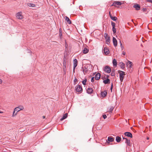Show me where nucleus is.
I'll return each instance as SVG.
<instances>
[{
  "label": "nucleus",
  "instance_id": "f257e3e1",
  "mask_svg": "<svg viewBox=\"0 0 152 152\" xmlns=\"http://www.w3.org/2000/svg\"><path fill=\"white\" fill-rule=\"evenodd\" d=\"M119 74L120 79L121 82H122L123 81L124 78L125 74V72L119 70L118 71Z\"/></svg>",
  "mask_w": 152,
  "mask_h": 152
},
{
  "label": "nucleus",
  "instance_id": "f03ea898",
  "mask_svg": "<svg viewBox=\"0 0 152 152\" xmlns=\"http://www.w3.org/2000/svg\"><path fill=\"white\" fill-rule=\"evenodd\" d=\"M75 90L78 93L81 92L83 90V89L81 86L80 85H77L75 87Z\"/></svg>",
  "mask_w": 152,
  "mask_h": 152
},
{
  "label": "nucleus",
  "instance_id": "7ed1b4c3",
  "mask_svg": "<svg viewBox=\"0 0 152 152\" xmlns=\"http://www.w3.org/2000/svg\"><path fill=\"white\" fill-rule=\"evenodd\" d=\"M24 107L22 105H20L18 107H16L15 108V111H16L17 112H19L20 110H23L24 109Z\"/></svg>",
  "mask_w": 152,
  "mask_h": 152
},
{
  "label": "nucleus",
  "instance_id": "20e7f679",
  "mask_svg": "<svg viewBox=\"0 0 152 152\" xmlns=\"http://www.w3.org/2000/svg\"><path fill=\"white\" fill-rule=\"evenodd\" d=\"M88 67V66H85L82 67V71L84 74H86V73H88L89 71Z\"/></svg>",
  "mask_w": 152,
  "mask_h": 152
},
{
  "label": "nucleus",
  "instance_id": "39448f33",
  "mask_svg": "<svg viewBox=\"0 0 152 152\" xmlns=\"http://www.w3.org/2000/svg\"><path fill=\"white\" fill-rule=\"evenodd\" d=\"M104 70L107 73H110L111 72V69L109 66H106L104 68Z\"/></svg>",
  "mask_w": 152,
  "mask_h": 152
},
{
  "label": "nucleus",
  "instance_id": "423d86ee",
  "mask_svg": "<svg viewBox=\"0 0 152 152\" xmlns=\"http://www.w3.org/2000/svg\"><path fill=\"white\" fill-rule=\"evenodd\" d=\"M22 15V13L21 12H20L18 13L16 15L17 18L20 19H23V17Z\"/></svg>",
  "mask_w": 152,
  "mask_h": 152
},
{
  "label": "nucleus",
  "instance_id": "0eeeda50",
  "mask_svg": "<svg viewBox=\"0 0 152 152\" xmlns=\"http://www.w3.org/2000/svg\"><path fill=\"white\" fill-rule=\"evenodd\" d=\"M123 140H125V142L127 145L128 146L131 145V143H130V140H128L127 138H126L123 137Z\"/></svg>",
  "mask_w": 152,
  "mask_h": 152
},
{
  "label": "nucleus",
  "instance_id": "6e6552de",
  "mask_svg": "<svg viewBox=\"0 0 152 152\" xmlns=\"http://www.w3.org/2000/svg\"><path fill=\"white\" fill-rule=\"evenodd\" d=\"M122 4V3L119 1H115L114 2L111 6H116V5H121Z\"/></svg>",
  "mask_w": 152,
  "mask_h": 152
},
{
  "label": "nucleus",
  "instance_id": "1a4fd4ad",
  "mask_svg": "<svg viewBox=\"0 0 152 152\" xmlns=\"http://www.w3.org/2000/svg\"><path fill=\"white\" fill-rule=\"evenodd\" d=\"M132 62L128 60L126 63V65L129 68H131L132 66Z\"/></svg>",
  "mask_w": 152,
  "mask_h": 152
},
{
  "label": "nucleus",
  "instance_id": "9d476101",
  "mask_svg": "<svg viewBox=\"0 0 152 152\" xmlns=\"http://www.w3.org/2000/svg\"><path fill=\"white\" fill-rule=\"evenodd\" d=\"M103 52L104 53L107 55L109 53V50L106 47H104L103 49Z\"/></svg>",
  "mask_w": 152,
  "mask_h": 152
},
{
  "label": "nucleus",
  "instance_id": "9b49d317",
  "mask_svg": "<svg viewBox=\"0 0 152 152\" xmlns=\"http://www.w3.org/2000/svg\"><path fill=\"white\" fill-rule=\"evenodd\" d=\"M107 94V92L106 91H104L101 92V95L102 97H104L106 96Z\"/></svg>",
  "mask_w": 152,
  "mask_h": 152
},
{
  "label": "nucleus",
  "instance_id": "f8f14e48",
  "mask_svg": "<svg viewBox=\"0 0 152 152\" xmlns=\"http://www.w3.org/2000/svg\"><path fill=\"white\" fill-rule=\"evenodd\" d=\"M125 135L126 136H127V137H129L131 138H132V133L130 132H125L124 133Z\"/></svg>",
  "mask_w": 152,
  "mask_h": 152
},
{
  "label": "nucleus",
  "instance_id": "ddd939ff",
  "mask_svg": "<svg viewBox=\"0 0 152 152\" xmlns=\"http://www.w3.org/2000/svg\"><path fill=\"white\" fill-rule=\"evenodd\" d=\"M113 42L114 46L116 47L117 45V41L116 38L114 37H113Z\"/></svg>",
  "mask_w": 152,
  "mask_h": 152
},
{
  "label": "nucleus",
  "instance_id": "4468645a",
  "mask_svg": "<svg viewBox=\"0 0 152 152\" xmlns=\"http://www.w3.org/2000/svg\"><path fill=\"white\" fill-rule=\"evenodd\" d=\"M93 90L92 88H88L87 90V92L88 94H91L93 93Z\"/></svg>",
  "mask_w": 152,
  "mask_h": 152
},
{
  "label": "nucleus",
  "instance_id": "2eb2a0df",
  "mask_svg": "<svg viewBox=\"0 0 152 152\" xmlns=\"http://www.w3.org/2000/svg\"><path fill=\"white\" fill-rule=\"evenodd\" d=\"M88 51L89 50L86 47L84 48L82 50V52L84 54H86L87 53Z\"/></svg>",
  "mask_w": 152,
  "mask_h": 152
},
{
  "label": "nucleus",
  "instance_id": "dca6fc26",
  "mask_svg": "<svg viewBox=\"0 0 152 152\" xmlns=\"http://www.w3.org/2000/svg\"><path fill=\"white\" fill-rule=\"evenodd\" d=\"M119 65L120 66L121 68L122 69H124L125 64L123 62H120L119 64Z\"/></svg>",
  "mask_w": 152,
  "mask_h": 152
},
{
  "label": "nucleus",
  "instance_id": "f3484780",
  "mask_svg": "<svg viewBox=\"0 0 152 152\" xmlns=\"http://www.w3.org/2000/svg\"><path fill=\"white\" fill-rule=\"evenodd\" d=\"M101 77V75L99 73H97L95 76V79L96 80H99Z\"/></svg>",
  "mask_w": 152,
  "mask_h": 152
},
{
  "label": "nucleus",
  "instance_id": "a211bd4d",
  "mask_svg": "<svg viewBox=\"0 0 152 152\" xmlns=\"http://www.w3.org/2000/svg\"><path fill=\"white\" fill-rule=\"evenodd\" d=\"M106 43L107 44L109 45L110 41V38L109 37H106Z\"/></svg>",
  "mask_w": 152,
  "mask_h": 152
},
{
  "label": "nucleus",
  "instance_id": "6ab92c4d",
  "mask_svg": "<svg viewBox=\"0 0 152 152\" xmlns=\"http://www.w3.org/2000/svg\"><path fill=\"white\" fill-rule=\"evenodd\" d=\"M134 7L137 10H139L140 8V6L138 4H135L134 6Z\"/></svg>",
  "mask_w": 152,
  "mask_h": 152
},
{
  "label": "nucleus",
  "instance_id": "aec40b11",
  "mask_svg": "<svg viewBox=\"0 0 152 152\" xmlns=\"http://www.w3.org/2000/svg\"><path fill=\"white\" fill-rule=\"evenodd\" d=\"M77 59H75L74 60V68H75V67L77 66Z\"/></svg>",
  "mask_w": 152,
  "mask_h": 152
},
{
  "label": "nucleus",
  "instance_id": "412c9836",
  "mask_svg": "<svg viewBox=\"0 0 152 152\" xmlns=\"http://www.w3.org/2000/svg\"><path fill=\"white\" fill-rule=\"evenodd\" d=\"M68 114L67 113H66L64 115L63 117L60 119L61 121H62L66 118L67 117Z\"/></svg>",
  "mask_w": 152,
  "mask_h": 152
},
{
  "label": "nucleus",
  "instance_id": "4be33fe9",
  "mask_svg": "<svg viewBox=\"0 0 152 152\" xmlns=\"http://www.w3.org/2000/svg\"><path fill=\"white\" fill-rule=\"evenodd\" d=\"M108 140L110 142H112L114 140V138L113 137H108Z\"/></svg>",
  "mask_w": 152,
  "mask_h": 152
},
{
  "label": "nucleus",
  "instance_id": "5701e85b",
  "mask_svg": "<svg viewBox=\"0 0 152 152\" xmlns=\"http://www.w3.org/2000/svg\"><path fill=\"white\" fill-rule=\"evenodd\" d=\"M103 82L105 84H107L110 83V80L109 79H107L106 80H104Z\"/></svg>",
  "mask_w": 152,
  "mask_h": 152
},
{
  "label": "nucleus",
  "instance_id": "b1692460",
  "mask_svg": "<svg viewBox=\"0 0 152 152\" xmlns=\"http://www.w3.org/2000/svg\"><path fill=\"white\" fill-rule=\"evenodd\" d=\"M121 138L119 136L116 137V140L118 142H119L121 141Z\"/></svg>",
  "mask_w": 152,
  "mask_h": 152
},
{
  "label": "nucleus",
  "instance_id": "393cba45",
  "mask_svg": "<svg viewBox=\"0 0 152 152\" xmlns=\"http://www.w3.org/2000/svg\"><path fill=\"white\" fill-rule=\"evenodd\" d=\"M28 5L30 7H36L35 5L32 3H28Z\"/></svg>",
  "mask_w": 152,
  "mask_h": 152
},
{
  "label": "nucleus",
  "instance_id": "a878e982",
  "mask_svg": "<svg viewBox=\"0 0 152 152\" xmlns=\"http://www.w3.org/2000/svg\"><path fill=\"white\" fill-rule=\"evenodd\" d=\"M113 63L114 66H116L117 65L116 60L115 59L113 60Z\"/></svg>",
  "mask_w": 152,
  "mask_h": 152
},
{
  "label": "nucleus",
  "instance_id": "bb28decb",
  "mask_svg": "<svg viewBox=\"0 0 152 152\" xmlns=\"http://www.w3.org/2000/svg\"><path fill=\"white\" fill-rule=\"evenodd\" d=\"M65 20L67 21V22L69 23L70 24L71 23V20H69V18L67 17H66Z\"/></svg>",
  "mask_w": 152,
  "mask_h": 152
},
{
  "label": "nucleus",
  "instance_id": "cd10ccee",
  "mask_svg": "<svg viewBox=\"0 0 152 152\" xmlns=\"http://www.w3.org/2000/svg\"><path fill=\"white\" fill-rule=\"evenodd\" d=\"M110 18L112 20L114 21H115L117 19V18L116 17H113L112 15H110Z\"/></svg>",
  "mask_w": 152,
  "mask_h": 152
},
{
  "label": "nucleus",
  "instance_id": "c85d7f7f",
  "mask_svg": "<svg viewBox=\"0 0 152 152\" xmlns=\"http://www.w3.org/2000/svg\"><path fill=\"white\" fill-rule=\"evenodd\" d=\"M86 81L87 80L86 79H85L82 81V83L84 85H85L86 83Z\"/></svg>",
  "mask_w": 152,
  "mask_h": 152
},
{
  "label": "nucleus",
  "instance_id": "c756f323",
  "mask_svg": "<svg viewBox=\"0 0 152 152\" xmlns=\"http://www.w3.org/2000/svg\"><path fill=\"white\" fill-rule=\"evenodd\" d=\"M15 111H15V110H14V111H13V115H12V116L13 117H14V116H15L16 115H17V112H16V113L15 114Z\"/></svg>",
  "mask_w": 152,
  "mask_h": 152
},
{
  "label": "nucleus",
  "instance_id": "7c9ffc66",
  "mask_svg": "<svg viewBox=\"0 0 152 152\" xmlns=\"http://www.w3.org/2000/svg\"><path fill=\"white\" fill-rule=\"evenodd\" d=\"M115 23L113 22H111V25L113 27H115Z\"/></svg>",
  "mask_w": 152,
  "mask_h": 152
},
{
  "label": "nucleus",
  "instance_id": "2f4dec72",
  "mask_svg": "<svg viewBox=\"0 0 152 152\" xmlns=\"http://www.w3.org/2000/svg\"><path fill=\"white\" fill-rule=\"evenodd\" d=\"M77 79L76 77H75V79H74V85H75L76 84V82H77Z\"/></svg>",
  "mask_w": 152,
  "mask_h": 152
},
{
  "label": "nucleus",
  "instance_id": "473e14b6",
  "mask_svg": "<svg viewBox=\"0 0 152 152\" xmlns=\"http://www.w3.org/2000/svg\"><path fill=\"white\" fill-rule=\"evenodd\" d=\"M113 31L114 33H115L116 32V28L115 27H113Z\"/></svg>",
  "mask_w": 152,
  "mask_h": 152
},
{
  "label": "nucleus",
  "instance_id": "72a5a7b5",
  "mask_svg": "<svg viewBox=\"0 0 152 152\" xmlns=\"http://www.w3.org/2000/svg\"><path fill=\"white\" fill-rule=\"evenodd\" d=\"M64 66V70H65V68H66V64H65L64 63L63 64Z\"/></svg>",
  "mask_w": 152,
  "mask_h": 152
},
{
  "label": "nucleus",
  "instance_id": "f704fd0d",
  "mask_svg": "<svg viewBox=\"0 0 152 152\" xmlns=\"http://www.w3.org/2000/svg\"><path fill=\"white\" fill-rule=\"evenodd\" d=\"M103 118L105 119L107 118V116L106 115H103Z\"/></svg>",
  "mask_w": 152,
  "mask_h": 152
},
{
  "label": "nucleus",
  "instance_id": "c9c22d12",
  "mask_svg": "<svg viewBox=\"0 0 152 152\" xmlns=\"http://www.w3.org/2000/svg\"><path fill=\"white\" fill-rule=\"evenodd\" d=\"M94 77H92V78H91V81L92 82H94Z\"/></svg>",
  "mask_w": 152,
  "mask_h": 152
},
{
  "label": "nucleus",
  "instance_id": "e433bc0d",
  "mask_svg": "<svg viewBox=\"0 0 152 152\" xmlns=\"http://www.w3.org/2000/svg\"><path fill=\"white\" fill-rule=\"evenodd\" d=\"M120 45H121V48H123V46L122 47V43H121V42L120 41Z\"/></svg>",
  "mask_w": 152,
  "mask_h": 152
},
{
  "label": "nucleus",
  "instance_id": "4c0bfd02",
  "mask_svg": "<svg viewBox=\"0 0 152 152\" xmlns=\"http://www.w3.org/2000/svg\"><path fill=\"white\" fill-rule=\"evenodd\" d=\"M147 1L152 3V0H146Z\"/></svg>",
  "mask_w": 152,
  "mask_h": 152
},
{
  "label": "nucleus",
  "instance_id": "58836bf2",
  "mask_svg": "<svg viewBox=\"0 0 152 152\" xmlns=\"http://www.w3.org/2000/svg\"><path fill=\"white\" fill-rule=\"evenodd\" d=\"M122 54L123 55H125V52H123L122 53Z\"/></svg>",
  "mask_w": 152,
  "mask_h": 152
},
{
  "label": "nucleus",
  "instance_id": "ea45409f",
  "mask_svg": "<svg viewBox=\"0 0 152 152\" xmlns=\"http://www.w3.org/2000/svg\"><path fill=\"white\" fill-rule=\"evenodd\" d=\"M2 81L1 79H0V84L2 83Z\"/></svg>",
  "mask_w": 152,
  "mask_h": 152
},
{
  "label": "nucleus",
  "instance_id": "a19ab883",
  "mask_svg": "<svg viewBox=\"0 0 152 152\" xmlns=\"http://www.w3.org/2000/svg\"><path fill=\"white\" fill-rule=\"evenodd\" d=\"M113 84H112L111 86V91H112V88H113Z\"/></svg>",
  "mask_w": 152,
  "mask_h": 152
},
{
  "label": "nucleus",
  "instance_id": "79ce46f5",
  "mask_svg": "<svg viewBox=\"0 0 152 152\" xmlns=\"http://www.w3.org/2000/svg\"><path fill=\"white\" fill-rule=\"evenodd\" d=\"M59 32H60V34H61V35H62V34L61 33V30L60 29L59 30Z\"/></svg>",
  "mask_w": 152,
  "mask_h": 152
},
{
  "label": "nucleus",
  "instance_id": "37998d69",
  "mask_svg": "<svg viewBox=\"0 0 152 152\" xmlns=\"http://www.w3.org/2000/svg\"><path fill=\"white\" fill-rule=\"evenodd\" d=\"M75 68H74V67L73 69V72H75Z\"/></svg>",
  "mask_w": 152,
  "mask_h": 152
},
{
  "label": "nucleus",
  "instance_id": "c03bdc74",
  "mask_svg": "<svg viewBox=\"0 0 152 152\" xmlns=\"http://www.w3.org/2000/svg\"><path fill=\"white\" fill-rule=\"evenodd\" d=\"M3 113V112L0 111V113Z\"/></svg>",
  "mask_w": 152,
  "mask_h": 152
},
{
  "label": "nucleus",
  "instance_id": "a18cd8bd",
  "mask_svg": "<svg viewBox=\"0 0 152 152\" xmlns=\"http://www.w3.org/2000/svg\"><path fill=\"white\" fill-rule=\"evenodd\" d=\"M109 15H110H110H111V14H110V12H109Z\"/></svg>",
  "mask_w": 152,
  "mask_h": 152
},
{
  "label": "nucleus",
  "instance_id": "49530a36",
  "mask_svg": "<svg viewBox=\"0 0 152 152\" xmlns=\"http://www.w3.org/2000/svg\"><path fill=\"white\" fill-rule=\"evenodd\" d=\"M43 118H45V116H43Z\"/></svg>",
  "mask_w": 152,
  "mask_h": 152
},
{
  "label": "nucleus",
  "instance_id": "de8ad7c7",
  "mask_svg": "<svg viewBox=\"0 0 152 152\" xmlns=\"http://www.w3.org/2000/svg\"><path fill=\"white\" fill-rule=\"evenodd\" d=\"M147 140H148L149 139V137H147Z\"/></svg>",
  "mask_w": 152,
  "mask_h": 152
},
{
  "label": "nucleus",
  "instance_id": "09e8293b",
  "mask_svg": "<svg viewBox=\"0 0 152 152\" xmlns=\"http://www.w3.org/2000/svg\"><path fill=\"white\" fill-rule=\"evenodd\" d=\"M65 47H66V45H65Z\"/></svg>",
  "mask_w": 152,
  "mask_h": 152
},
{
  "label": "nucleus",
  "instance_id": "8fccbe9b",
  "mask_svg": "<svg viewBox=\"0 0 152 152\" xmlns=\"http://www.w3.org/2000/svg\"><path fill=\"white\" fill-rule=\"evenodd\" d=\"M111 111H112L113 110V109H111Z\"/></svg>",
  "mask_w": 152,
  "mask_h": 152
}]
</instances>
